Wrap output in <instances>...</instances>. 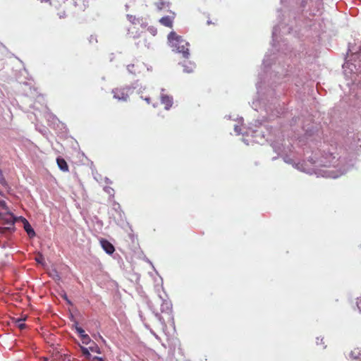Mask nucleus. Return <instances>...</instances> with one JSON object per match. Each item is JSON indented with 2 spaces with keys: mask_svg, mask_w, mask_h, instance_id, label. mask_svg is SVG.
Here are the masks:
<instances>
[{
  "mask_svg": "<svg viewBox=\"0 0 361 361\" xmlns=\"http://www.w3.org/2000/svg\"><path fill=\"white\" fill-rule=\"evenodd\" d=\"M167 39L169 45L173 51L182 54L183 57L185 59L189 58L190 44L182 36L172 31L168 35Z\"/></svg>",
  "mask_w": 361,
  "mask_h": 361,
  "instance_id": "nucleus-1",
  "label": "nucleus"
},
{
  "mask_svg": "<svg viewBox=\"0 0 361 361\" xmlns=\"http://www.w3.org/2000/svg\"><path fill=\"white\" fill-rule=\"evenodd\" d=\"M18 217L14 216V215L7 210L6 207V204H0V232L6 233L9 232L11 233L14 231V224L17 222Z\"/></svg>",
  "mask_w": 361,
  "mask_h": 361,
  "instance_id": "nucleus-2",
  "label": "nucleus"
},
{
  "mask_svg": "<svg viewBox=\"0 0 361 361\" xmlns=\"http://www.w3.org/2000/svg\"><path fill=\"white\" fill-rule=\"evenodd\" d=\"M17 222H21L23 224V228L25 229V231H26L27 234L30 238H32L35 236L36 233L34 229L32 228V227L25 218L23 216H18Z\"/></svg>",
  "mask_w": 361,
  "mask_h": 361,
  "instance_id": "nucleus-3",
  "label": "nucleus"
},
{
  "mask_svg": "<svg viewBox=\"0 0 361 361\" xmlns=\"http://www.w3.org/2000/svg\"><path fill=\"white\" fill-rule=\"evenodd\" d=\"M171 16H164L159 19V22L161 25L170 28L173 27L176 13L174 12H171Z\"/></svg>",
  "mask_w": 361,
  "mask_h": 361,
  "instance_id": "nucleus-4",
  "label": "nucleus"
},
{
  "mask_svg": "<svg viewBox=\"0 0 361 361\" xmlns=\"http://www.w3.org/2000/svg\"><path fill=\"white\" fill-rule=\"evenodd\" d=\"M100 244L107 254L111 255L114 252L115 248L109 240L102 238L100 240Z\"/></svg>",
  "mask_w": 361,
  "mask_h": 361,
  "instance_id": "nucleus-5",
  "label": "nucleus"
},
{
  "mask_svg": "<svg viewBox=\"0 0 361 361\" xmlns=\"http://www.w3.org/2000/svg\"><path fill=\"white\" fill-rule=\"evenodd\" d=\"M113 92L114 97L118 100L126 101L128 98V94L124 90L116 89Z\"/></svg>",
  "mask_w": 361,
  "mask_h": 361,
  "instance_id": "nucleus-6",
  "label": "nucleus"
},
{
  "mask_svg": "<svg viewBox=\"0 0 361 361\" xmlns=\"http://www.w3.org/2000/svg\"><path fill=\"white\" fill-rule=\"evenodd\" d=\"M171 4V0H158L155 3V6L158 11H161L169 8Z\"/></svg>",
  "mask_w": 361,
  "mask_h": 361,
  "instance_id": "nucleus-7",
  "label": "nucleus"
},
{
  "mask_svg": "<svg viewBox=\"0 0 361 361\" xmlns=\"http://www.w3.org/2000/svg\"><path fill=\"white\" fill-rule=\"evenodd\" d=\"M161 102L164 105L166 109H169L173 104V98L168 95L162 94L161 96Z\"/></svg>",
  "mask_w": 361,
  "mask_h": 361,
  "instance_id": "nucleus-8",
  "label": "nucleus"
},
{
  "mask_svg": "<svg viewBox=\"0 0 361 361\" xmlns=\"http://www.w3.org/2000/svg\"><path fill=\"white\" fill-rule=\"evenodd\" d=\"M56 163H57V165H58L59 168L61 171H63L64 172L68 171V164H67L66 161L63 158L58 157L56 159Z\"/></svg>",
  "mask_w": 361,
  "mask_h": 361,
  "instance_id": "nucleus-9",
  "label": "nucleus"
},
{
  "mask_svg": "<svg viewBox=\"0 0 361 361\" xmlns=\"http://www.w3.org/2000/svg\"><path fill=\"white\" fill-rule=\"evenodd\" d=\"M140 37H141V40H140V41H139L138 44H139L140 43H141V42H143V43L145 44V46L147 49H149V48L150 47L151 44H152V37L149 36V37L147 38V35H146V34L142 35L140 36Z\"/></svg>",
  "mask_w": 361,
  "mask_h": 361,
  "instance_id": "nucleus-10",
  "label": "nucleus"
},
{
  "mask_svg": "<svg viewBox=\"0 0 361 361\" xmlns=\"http://www.w3.org/2000/svg\"><path fill=\"white\" fill-rule=\"evenodd\" d=\"M183 71L187 73H192L195 68V65L193 63L188 62V64H183Z\"/></svg>",
  "mask_w": 361,
  "mask_h": 361,
  "instance_id": "nucleus-11",
  "label": "nucleus"
},
{
  "mask_svg": "<svg viewBox=\"0 0 361 361\" xmlns=\"http://www.w3.org/2000/svg\"><path fill=\"white\" fill-rule=\"evenodd\" d=\"M25 318H18L16 320V324L20 329H24L25 328Z\"/></svg>",
  "mask_w": 361,
  "mask_h": 361,
  "instance_id": "nucleus-12",
  "label": "nucleus"
},
{
  "mask_svg": "<svg viewBox=\"0 0 361 361\" xmlns=\"http://www.w3.org/2000/svg\"><path fill=\"white\" fill-rule=\"evenodd\" d=\"M89 349L93 353H96L98 354L101 353L100 348L94 342H92L90 346L89 347Z\"/></svg>",
  "mask_w": 361,
  "mask_h": 361,
  "instance_id": "nucleus-13",
  "label": "nucleus"
},
{
  "mask_svg": "<svg viewBox=\"0 0 361 361\" xmlns=\"http://www.w3.org/2000/svg\"><path fill=\"white\" fill-rule=\"evenodd\" d=\"M0 183L4 187L7 186V182L6 180L1 169H0Z\"/></svg>",
  "mask_w": 361,
  "mask_h": 361,
  "instance_id": "nucleus-14",
  "label": "nucleus"
},
{
  "mask_svg": "<svg viewBox=\"0 0 361 361\" xmlns=\"http://www.w3.org/2000/svg\"><path fill=\"white\" fill-rule=\"evenodd\" d=\"M80 349H81V351H82V354L84 355H85L88 358L90 357V353L89 352V350H90L89 348L80 346Z\"/></svg>",
  "mask_w": 361,
  "mask_h": 361,
  "instance_id": "nucleus-15",
  "label": "nucleus"
},
{
  "mask_svg": "<svg viewBox=\"0 0 361 361\" xmlns=\"http://www.w3.org/2000/svg\"><path fill=\"white\" fill-rule=\"evenodd\" d=\"M127 68H128V71L133 74H136V73L137 72V71L136 69H135L134 64L128 65Z\"/></svg>",
  "mask_w": 361,
  "mask_h": 361,
  "instance_id": "nucleus-16",
  "label": "nucleus"
},
{
  "mask_svg": "<svg viewBox=\"0 0 361 361\" xmlns=\"http://www.w3.org/2000/svg\"><path fill=\"white\" fill-rule=\"evenodd\" d=\"M127 18L130 22H131L133 24H136L139 22L138 19H137L135 16L132 15H128Z\"/></svg>",
  "mask_w": 361,
  "mask_h": 361,
  "instance_id": "nucleus-17",
  "label": "nucleus"
},
{
  "mask_svg": "<svg viewBox=\"0 0 361 361\" xmlns=\"http://www.w3.org/2000/svg\"><path fill=\"white\" fill-rule=\"evenodd\" d=\"M35 260L37 263H39V264H43L44 263V257L42 254H39L36 257H35Z\"/></svg>",
  "mask_w": 361,
  "mask_h": 361,
  "instance_id": "nucleus-18",
  "label": "nucleus"
},
{
  "mask_svg": "<svg viewBox=\"0 0 361 361\" xmlns=\"http://www.w3.org/2000/svg\"><path fill=\"white\" fill-rule=\"evenodd\" d=\"M75 331L80 334V336L85 332V331L81 327L78 326V323L75 324Z\"/></svg>",
  "mask_w": 361,
  "mask_h": 361,
  "instance_id": "nucleus-19",
  "label": "nucleus"
},
{
  "mask_svg": "<svg viewBox=\"0 0 361 361\" xmlns=\"http://www.w3.org/2000/svg\"><path fill=\"white\" fill-rule=\"evenodd\" d=\"M82 343H84L85 345L90 343H91L90 337L89 336H85V338H83L82 339Z\"/></svg>",
  "mask_w": 361,
  "mask_h": 361,
  "instance_id": "nucleus-20",
  "label": "nucleus"
},
{
  "mask_svg": "<svg viewBox=\"0 0 361 361\" xmlns=\"http://www.w3.org/2000/svg\"><path fill=\"white\" fill-rule=\"evenodd\" d=\"M105 190L109 194H111V192H114V190L111 188H106Z\"/></svg>",
  "mask_w": 361,
  "mask_h": 361,
  "instance_id": "nucleus-21",
  "label": "nucleus"
},
{
  "mask_svg": "<svg viewBox=\"0 0 361 361\" xmlns=\"http://www.w3.org/2000/svg\"><path fill=\"white\" fill-rule=\"evenodd\" d=\"M94 359L97 360L98 361H103V359L102 357H94Z\"/></svg>",
  "mask_w": 361,
  "mask_h": 361,
  "instance_id": "nucleus-22",
  "label": "nucleus"
},
{
  "mask_svg": "<svg viewBox=\"0 0 361 361\" xmlns=\"http://www.w3.org/2000/svg\"><path fill=\"white\" fill-rule=\"evenodd\" d=\"M88 335L85 334V332H84V334H82V335H80V337H81V339H82L83 338H85V336H87Z\"/></svg>",
  "mask_w": 361,
  "mask_h": 361,
  "instance_id": "nucleus-23",
  "label": "nucleus"
},
{
  "mask_svg": "<svg viewBox=\"0 0 361 361\" xmlns=\"http://www.w3.org/2000/svg\"><path fill=\"white\" fill-rule=\"evenodd\" d=\"M145 100L147 102V103H149V98L145 99Z\"/></svg>",
  "mask_w": 361,
  "mask_h": 361,
  "instance_id": "nucleus-24",
  "label": "nucleus"
},
{
  "mask_svg": "<svg viewBox=\"0 0 361 361\" xmlns=\"http://www.w3.org/2000/svg\"><path fill=\"white\" fill-rule=\"evenodd\" d=\"M49 0H41L42 2L43 1H48Z\"/></svg>",
  "mask_w": 361,
  "mask_h": 361,
  "instance_id": "nucleus-25",
  "label": "nucleus"
},
{
  "mask_svg": "<svg viewBox=\"0 0 361 361\" xmlns=\"http://www.w3.org/2000/svg\"><path fill=\"white\" fill-rule=\"evenodd\" d=\"M44 361H47V359H46V358H45V359H44Z\"/></svg>",
  "mask_w": 361,
  "mask_h": 361,
  "instance_id": "nucleus-26",
  "label": "nucleus"
}]
</instances>
